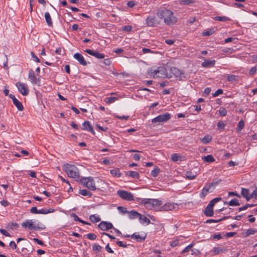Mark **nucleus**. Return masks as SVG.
<instances>
[{"instance_id":"nucleus-43","label":"nucleus","mask_w":257,"mask_h":257,"mask_svg":"<svg viewBox=\"0 0 257 257\" xmlns=\"http://www.w3.org/2000/svg\"><path fill=\"white\" fill-rule=\"evenodd\" d=\"M228 204L229 206H238L240 205V203L237 199H233L228 202Z\"/></svg>"},{"instance_id":"nucleus-37","label":"nucleus","mask_w":257,"mask_h":257,"mask_svg":"<svg viewBox=\"0 0 257 257\" xmlns=\"http://www.w3.org/2000/svg\"><path fill=\"white\" fill-rule=\"evenodd\" d=\"M179 3L181 5H190L195 3L194 0H180Z\"/></svg>"},{"instance_id":"nucleus-26","label":"nucleus","mask_w":257,"mask_h":257,"mask_svg":"<svg viewBox=\"0 0 257 257\" xmlns=\"http://www.w3.org/2000/svg\"><path fill=\"white\" fill-rule=\"evenodd\" d=\"M45 18L47 25L49 27H52L53 22L50 14L48 12H47L45 13Z\"/></svg>"},{"instance_id":"nucleus-7","label":"nucleus","mask_w":257,"mask_h":257,"mask_svg":"<svg viewBox=\"0 0 257 257\" xmlns=\"http://www.w3.org/2000/svg\"><path fill=\"white\" fill-rule=\"evenodd\" d=\"M117 194L122 199L126 201H133L135 200L133 195L129 192L126 191L119 190L117 192Z\"/></svg>"},{"instance_id":"nucleus-46","label":"nucleus","mask_w":257,"mask_h":257,"mask_svg":"<svg viewBox=\"0 0 257 257\" xmlns=\"http://www.w3.org/2000/svg\"><path fill=\"white\" fill-rule=\"evenodd\" d=\"M215 32L213 29H210L209 30H208L206 31L205 32H204L202 33V36H209L213 34Z\"/></svg>"},{"instance_id":"nucleus-22","label":"nucleus","mask_w":257,"mask_h":257,"mask_svg":"<svg viewBox=\"0 0 257 257\" xmlns=\"http://www.w3.org/2000/svg\"><path fill=\"white\" fill-rule=\"evenodd\" d=\"M175 206L173 203L168 202L165 203L161 207V210L162 211H169L174 209Z\"/></svg>"},{"instance_id":"nucleus-19","label":"nucleus","mask_w":257,"mask_h":257,"mask_svg":"<svg viewBox=\"0 0 257 257\" xmlns=\"http://www.w3.org/2000/svg\"><path fill=\"white\" fill-rule=\"evenodd\" d=\"M241 194L247 201H249L251 198H253L252 193L249 195V191L248 189L242 188Z\"/></svg>"},{"instance_id":"nucleus-61","label":"nucleus","mask_w":257,"mask_h":257,"mask_svg":"<svg viewBox=\"0 0 257 257\" xmlns=\"http://www.w3.org/2000/svg\"><path fill=\"white\" fill-rule=\"evenodd\" d=\"M71 216L76 221L79 222L81 219L75 213H72V214H71Z\"/></svg>"},{"instance_id":"nucleus-52","label":"nucleus","mask_w":257,"mask_h":257,"mask_svg":"<svg viewBox=\"0 0 257 257\" xmlns=\"http://www.w3.org/2000/svg\"><path fill=\"white\" fill-rule=\"evenodd\" d=\"M218 111L219 114L222 116H226L227 114V111L226 109L224 107H221L220 109L218 110Z\"/></svg>"},{"instance_id":"nucleus-45","label":"nucleus","mask_w":257,"mask_h":257,"mask_svg":"<svg viewBox=\"0 0 257 257\" xmlns=\"http://www.w3.org/2000/svg\"><path fill=\"white\" fill-rule=\"evenodd\" d=\"M117 99L118 98L116 97H109L105 98V101L107 103H111Z\"/></svg>"},{"instance_id":"nucleus-16","label":"nucleus","mask_w":257,"mask_h":257,"mask_svg":"<svg viewBox=\"0 0 257 257\" xmlns=\"http://www.w3.org/2000/svg\"><path fill=\"white\" fill-rule=\"evenodd\" d=\"M29 78L32 83L34 84H38L40 82V78H37L34 71L32 69H30L29 71Z\"/></svg>"},{"instance_id":"nucleus-23","label":"nucleus","mask_w":257,"mask_h":257,"mask_svg":"<svg viewBox=\"0 0 257 257\" xmlns=\"http://www.w3.org/2000/svg\"><path fill=\"white\" fill-rule=\"evenodd\" d=\"M210 188V186L205 185L202 189L201 192L200 193V197L204 198L208 193Z\"/></svg>"},{"instance_id":"nucleus-28","label":"nucleus","mask_w":257,"mask_h":257,"mask_svg":"<svg viewBox=\"0 0 257 257\" xmlns=\"http://www.w3.org/2000/svg\"><path fill=\"white\" fill-rule=\"evenodd\" d=\"M54 209L53 208H49L48 209L42 208L41 209L38 210V214H46L49 213H52L54 212Z\"/></svg>"},{"instance_id":"nucleus-15","label":"nucleus","mask_w":257,"mask_h":257,"mask_svg":"<svg viewBox=\"0 0 257 257\" xmlns=\"http://www.w3.org/2000/svg\"><path fill=\"white\" fill-rule=\"evenodd\" d=\"M85 51L89 55L94 56L98 59H103L105 57V55L103 54L99 53L97 51H93L90 49H86Z\"/></svg>"},{"instance_id":"nucleus-2","label":"nucleus","mask_w":257,"mask_h":257,"mask_svg":"<svg viewBox=\"0 0 257 257\" xmlns=\"http://www.w3.org/2000/svg\"><path fill=\"white\" fill-rule=\"evenodd\" d=\"M149 74L154 78L172 77L171 74H169L167 73V69L164 67H159L157 69H151L149 71Z\"/></svg>"},{"instance_id":"nucleus-48","label":"nucleus","mask_w":257,"mask_h":257,"mask_svg":"<svg viewBox=\"0 0 257 257\" xmlns=\"http://www.w3.org/2000/svg\"><path fill=\"white\" fill-rule=\"evenodd\" d=\"M218 128L220 130H223L225 126V124L222 121H219L217 123Z\"/></svg>"},{"instance_id":"nucleus-14","label":"nucleus","mask_w":257,"mask_h":257,"mask_svg":"<svg viewBox=\"0 0 257 257\" xmlns=\"http://www.w3.org/2000/svg\"><path fill=\"white\" fill-rule=\"evenodd\" d=\"M147 25L149 27H155L158 24L157 21L155 17L149 16L146 19Z\"/></svg>"},{"instance_id":"nucleus-1","label":"nucleus","mask_w":257,"mask_h":257,"mask_svg":"<svg viewBox=\"0 0 257 257\" xmlns=\"http://www.w3.org/2000/svg\"><path fill=\"white\" fill-rule=\"evenodd\" d=\"M157 16L163 20L164 23L167 26L175 25L177 22V18L174 16V13L168 9H159L157 12Z\"/></svg>"},{"instance_id":"nucleus-30","label":"nucleus","mask_w":257,"mask_h":257,"mask_svg":"<svg viewBox=\"0 0 257 257\" xmlns=\"http://www.w3.org/2000/svg\"><path fill=\"white\" fill-rule=\"evenodd\" d=\"M204 161L207 163H212L215 161V159L211 155H208L202 158Z\"/></svg>"},{"instance_id":"nucleus-24","label":"nucleus","mask_w":257,"mask_h":257,"mask_svg":"<svg viewBox=\"0 0 257 257\" xmlns=\"http://www.w3.org/2000/svg\"><path fill=\"white\" fill-rule=\"evenodd\" d=\"M204 213L207 217L213 216L214 215V211L213 208L207 206V207L204 209Z\"/></svg>"},{"instance_id":"nucleus-25","label":"nucleus","mask_w":257,"mask_h":257,"mask_svg":"<svg viewBox=\"0 0 257 257\" xmlns=\"http://www.w3.org/2000/svg\"><path fill=\"white\" fill-rule=\"evenodd\" d=\"M125 175L130 176L134 179H139L140 175L138 172L136 171H128L125 172Z\"/></svg>"},{"instance_id":"nucleus-39","label":"nucleus","mask_w":257,"mask_h":257,"mask_svg":"<svg viewBox=\"0 0 257 257\" xmlns=\"http://www.w3.org/2000/svg\"><path fill=\"white\" fill-rule=\"evenodd\" d=\"M215 20L220 22H225L229 21L230 19L225 16H216L215 17Z\"/></svg>"},{"instance_id":"nucleus-60","label":"nucleus","mask_w":257,"mask_h":257,"mask_svg":"<svg viewBox=\"0 0 257 257\" xmlns=\"http://www.w3.org/2000/svg\"><path fill=\"white\" fill-rule=\"evenodd\" d=\"M116 243L118 246H119L120 247H124V248L127 247V245H128L126 244L123 243V242L121 241H116Z\"/></svg>"},{"instance_id":"nucleus-64","label":"nucleus","mask_w":257,"mask_h":257,"mask_svg":"<svg viewBox=\"0 0 257 257\" xmlns=\"http://www.w3.org/2000/svg\"><path fill=\"white\" fill-rule=\"evenodd\" d=\"M105 250H106L108 253H114L113 250L110 248V247L109 246V244H107L105 246Z\"/></svg>"},{"instance_id":"nucleus-50","label":"nucleus","mask_w":257,"mask_h":257,"mask_svg":"<svg viewBox=\"0 0 257 257\" xmlns=\"http://www.w3.org/2000/svg\"><path fill=\"white\" fill-rule=\"evenodd\" d=\"M117 210L121 213L125 214L126 213H128L129 211H128L126 209V208L123 206H118L117 207Z\"/></svg>"},{"instance_id":"nucleus-56","label":"nucleus","mask_w":257,"mask_h":257,"mask_svg":"<svg viewBox=\"0 0 257 257\" xmlns=\"http://www.w3.org/2000/svg\"><path fill=\"white\" fill-rule=\"evenodd\" d=\"M145 200L146 198H141L138 197L135 199V200H136L139 204L143 205H144Z\"/></svg>"},{"instance_id":"nucleus-47","label":"nucleus","mask_w":257,"mask_h":257,"mask_svg":"<svg viewBox=\"0 0 257 257\" xmlns=\"http://www.w3.org/2000/svg\"><path fill=\"white\" fill-rule=\"evenodd\" d=\"M9 245L10 247H11L14 249H17V250H16L17 252H18V253L20 252L19 249L17 248V245L15 241H11L9 243Z\"/></svg>"},{"instance_id":"nucleus-9","label":"nucleus","mask_w":257,"mask_h":257,"mask_svg":"<svg viewBox=\"0 0 257 257\" xmlns=\"http://www.w3.org/2000/svg\"><path fill=\"white\" fill-rule=\"evenodd\" d=\"M19 92L24 96H27L29 94V87L27 84L18 82L16 84Z\"/></svg>"},{"instance_id":"nucleus-57","label":"nucleus","mask_w":257,"mask_h":257,"mask_svg":"<svg viewBox=\"0 0 257 257\" xmlns=\"http://www.w3.org/2000/svg\"><path fill=\"white\" fill-rule=\"evenodd\" d=\"M179 243V240L177 239H176L175 240H173L170 242V245L172 247H175L177 246Z\"/></svg>"},{"instance_id":"nucleus-42","label":"nucleus","mask_w":257,"mask_h":257,"mask_svg":"<svg viewBox=\"0 0 257 257\" xmlns=\"http://www.w3.org/2000/svg\"><path fill=\"white\" fill-rule=\"evenodd\" d=\"M102 249V247L99 244H97L96 243H94L92 245V250L94 251L100 252V251H101Z\"/></svg>"},{"instance_id":"nucleus-27","label":"nucleus","mask_w":257,"mask_h":257,"mask_svg":"<svg viewBox=\"0 0 257 257\" xmlns=\"http://www.w3.org/2000/svg\"><path fill=\"white\" fill-rule=\"evenodd\" d=\"M128 217L131 219H133L136 218H139L140 215H141V214L138 213V212L135 211V210H132L131 211H129L128 213Z\"/></svg>"},{"instance_id":"nucleus-59","label":"nucleus","mask_w":257,"mask_h":257,"mask_svg":"<svg viewBox=\"0 0 257 257\" xmlns=\"http://www.w3.org/2000/svg\"><path fill=\"white\" fill-rule=\"evenodd\" d=\"M0 232L6 236H11V234L4 229L1 228Z\"/></svg>"},{"instance_id":"nucleus-6","label":"nucleus","mask_w":257,"mask_h":257,"mask_svg":"<svg viewBox=\"0 0 257 257\" xmlns=\"http://www.w3.org/2000/svg\"><path fill=\"white\" fill-rule=\"evenodd\" d=\"M162 204V202L157 199L146 198L144 206L147 209H151L156 206H160Z\"/></svg>"},{"instance_id":"nucleus-35","label":"nucleus","mask_w":257,"mask_h":257,"mask_svg":"<svg viewBox=\"0 0 257 257\" xmlns=\"http://www.w3.org/2000/svg\"><path fill=\"white\" fill-rule=\"evenodd\" d=\"M89 219L93 223H96L100 221V218L95 214L90 215Z\"/></svg>"},{"instance_id":"nucleus-13","label":"nucleus","mask_w":257,"mask_h":257,"mask_svg":"<svg viewBox=\"0 0 257 257\" xmlns=\"http://www.w3.org/2000/svg\"><path fill=\"white\" fill-rule=\"evenodd\" d=\"M9 97L12 99L13 103L19 111L23 110L24 107L22 103L19 101L14 95L10 94Z\"/></svg>"},{"instance_id":"nucleus-12","label":"nucleus","mask_w":257,"mask_h":257,"mask_svg":"<svg viewBox=\"0 0 257 257\" xmlns=\"http://www.w3.org/2000/svg\"><path fill=\"white\" fill-rule=\"evenodd\" d=\"M82 130L90 132L93 135H95V132L93 130V126L91 125L90 122L88 120L85 121L82 123Z\"/></svg>"},{"instance_id":"nucleus-36","label":"nucleus","mask_w":257,"mask_h":257,"mask_svg":"<svg viewBox=\"0 0 257 257\" xmlns=\"http://www.w3.org/2000/svg\"><path fill=\"white\" fill-rule=\"evenodd\" d=\"M160 172V168L156 166L154 168V169L151 171V174L153 177H156L159 175Z\"/></svg>"},{"instance_id":"nucleus-38","label":"nucleus","mask_w":257,"mask_h":257,"mask_svg":"<svg viewBox=\"0 0 257 257\" xmlns=\"http://www.w3.org/2000/svg\"><path fill=\"white\" fill-rule=\"evenodd\" d=\"M110 173L111 174V175L112 176H113L114 177H119L121 175L120 171H119V169H115L110 170Z\"/></svg>"},{"instance_id":"nucleus-58","label":"nucleus","mask_w":257,"mask_h":257,"mask_svg":"<svg viewBox=\"0 0 257 257\" xmlns=\"http://www.w3.org/2000/svg\"><path fill=\"white\" fill-rule=\"evenodd\" d=\"M238 40V39L237 38H232V37H229V38H228L227 39H225L224 40V43H228L229 42H232L233 41H237Z\"/></svg>"},{"instance_id":"nucleus-5","label":"nucleus","mask_w":257,"mask_h":257,"mask_svg":"<svg viewBox=\"0 0 257 257\" xmlns=\"http://www.w3.org/2000/svg\"><path fill=\"white\" fill-rule=\"evenodd\" d=\"M79 181L84 186L90 190L94 191L96 189L94 181L92 177H82Z\"/></svg>"},{"instance_id":"nucleus-44","label":"nucleus","mask_w":257,"mask_h":257,"mask_svg":"<svg viewBox=\"0 0 257 257\" xmlns=\"http://www.w3.org/2000/svg\"><path fill=\"white\" fill-rule=\"evenodd\" d=\"M238 79V76L235 75H229L227 76V80L228 81H235Z\"/></svg>"},{"instance_id":"nucleus-40","label":"nucleus","mask_w":257,"mask_h":257,"mask_svg":"<svg viewBox=\"0 0 257 257\" xmlns=\"http://www.w3.org/2000/svg\"><path fill=\"white\" fill-rule=\"evenodd\" d=\"M244 126V122L243 120H240L237 124V132H240Z\"/></svg>"},{"instance_id":"nucleus-29","label":"nucleus","mask_w":257,"mask_h":257,"mask_svg":"<svg viewBox=\"0 0 257 257\" xmlns=\"http://www.w3.org/2000/svg\"><path fill=\"white\" fill-rule=\"evenodd\" d=\"M139 220L140 222L142 224L146 223L147 224H149L151 223V221L149 218L146 217L144 215H143L141 214V215L139 216Z\"/></svg>"},{"instance_id":"nucleus-3","label":"nucleus","mask_w":257,"mask_h":257,"mask_svg":"<svg viewBox=\"0 0 257 257\" xmlns=\"http://www.w3.org/2000/svg\"><path fill=\"white\" fill-rule=\"evenodd\" d=\"M62 168L69 177L74 179H79L80 174L79 170L76 166L74 165L66 164L62 166Z\"/></svg>"},{"instance_id":"nucleus-51","label":"nucleus","mask_w":257,"mask_h":257,"mask_svg":"<svg viewBox=\"0 0 257 257\" xmlns=\"http://www.w3.org/2000/svg\"><path fill=\"white\" fill-rule=\"evenodd\" d=\"M85 236L87 237L88 239L92 240H95L97 237L96 235L94 233H88L85 235Z\"/></svg>"},{"instance_id":"nucleus-53","label":"nucleus","mask_w":257,"mask_h":257,"mask_svg":"<svg viewBox=\"0 0 257 257\" xmlns=\"http://www.w3.org/2000/svg\"><path fill=\"white\" fill-rule=\"evenodd\" d=\"M180 156L178 154H173L171 155V160L173 162H177L179 160Z\"/></svg>"},{"instance_id":"nucleus-33","label":"nucleus","mask_w":257,"mask_h":257,"mask_svg":"<svg viewBox=\"0 0 257 257\" xmlns=\"http://www.w3.org/2000/svg\"><path fill=\"white\" fill-rule=\"evenodd\" d=\"M79 193L84 196H88L89 197H91L92 195L91 192L86 189L80 190L79 191Z\"/></svg>"},{"instance_id":"nucleus-8","label":"nucleus","mask_w":257,"mask_h":257,"mask_svg":"<svg viewBox=\"0 0 257 257\" xmlns=\"http://www.w3.org/2000/svg\"><path fill=\"white\" fill-rule=\"evenodd\" d=\"M171 118V114L168 112H166L163 114H161L158 116L155 117L152 120L153 123L156 122H164L168 121Z\"/></svg>"},{"instance_id":"nucleus-62","label":"nucleus","mask_w":257,"mask_h":257,"mask_svg":"<svg viewBox=\"0 0 257 257\" xmlns=\"http://www.w3.org/2000/svg\"><path fill=\"white\" fill-rule=\"evenodd\" d=\"M212 238L214 239H220L222 238V236L220 233L214 234L212 236Z\"/></svg>"},{"instance_id":"nucleus-49","label":"nucleus","mask_w":257,"mask_h":257,"mask_svg":"<svg viewBox=\"0 0 257 257\" xmlns=\"http://www.w3.org/2000/svg\"><path fill=\"white\" fill-rule=\"evenodd\" d=\"M21 251L22 252L23 255L29 256V254L33 251V250H32L30 252H29V250L27 248L23 247L21 249Z\"/></svg>"},{"instance_id":"nucleus-20","label":"nucleus","mask_w":257,"mask_h":257,"mask_svg":"<svg viewBox=\"0 0 257 257\" xmlns=\"http://www.w3.org/2000/svg\"><path fill=\"white\" fill-rule=\"evenodd\" d=\"M131 237L136 240V241L139 242H142L145 240L146 235H145L144 236H141L138 233L135 232L131 235Z\"/></svg>"},{"instance_id":"nucleus-41","label":"nucleus","mask_w":257,"mask_h":257,"mask_svg":"<svg viewBox=\"0 0 257 257\" xmlns=\"http://www.w3.org/2000/svg\"><path fill=\"white\" fill-rule=\"evenodd\" d=\"M257 232V229H253V228H250L247 229L246 232V236H248L250 235L254 234L255 233Z\"/></svg>"},{"instance_id":"nucleus-17","label":"nucleus","mask_w":257,"mask_h":257,"mask_svg":"<svg viewBox=\"0 0 257 257\" xmlns=\"http://www.w3.org/2000/svg\"><path fill=\"white\" fill-rule=\"evenodd\" d=\"M215 63L216 61L215 60H210L205 59L201 65L204 68H211L214 66Z\"/></svg>"},{"instance_id":"nucleus-18","label":"nucleus","mask_w":257,"mask_h":257,"mask_svg":"<svg viewBox=\"0 0 257 257\" xmlns=\"http://www.w3.org/2000/svg\"><path fill=\"white\" fill-rule=\"evenodd\" d=\"M73 57L81 65L83 66H86L87 65V62L85 60L83 56L81 54L79 53H75Z\"/></svg>"},{"instance_id":"nucleus-34","label":"nucleus","mask_w":257,"mask_h":257,"mask_svg":"<svg viewBox=\"0 0 257 257\" xmlns=\"http://www.w3.org/2000/svg\"><path fill=\"white\" fill-rule=\"evenodd\" d=\"M195 242L194 241H193L191 244H190L189 245L187 246L186 247H185L184 248V249L182 250L181 253L182 254H183V253L188 252L192 249V248L195 245Z\"/></svg>"},{"instance_id":"nucleus-4","label":"nucleus","mask_w":257,"mask_h":257,"mask_svg":"<svg viewBox=\"0 0 257 257\" xmlns=\"http://www.w3.org/2000/svg\"><path fill=\"white\" fill-rule=\"evenodd\" d=\"M34 221L33 220L27 219L25 222H23L21 224L23 227L25 228H28L29 230H43L45 229L44 225L39 226V224H34Z\"/></svg>"},{"instance_id":"nucleus-54","label":"nucleus","mask_w":257,"mask_h":257,"mask_svg":"<svg viewBox=\"0 0 257 257\" xmlns=\"http://www.w3.org/2000/svg\"><path fill=\"white\" fill-rule=\"evenodd\" d=\"M186 177L189 180H193L196 178V175L192 174L191 172H187L186 174Z\"/></svg>"},{"instance_id":"nucleus-21","label":"nucleus","mask_w":257,"mask_h":257,"mask_svg":"<svg viewBox=\"0 0 257 257\" xmlns=\"http://www.w3.org/2000/svg\"><path fill=\"white\" fill-rule=\"evenodd\" d=\"M226 250L227 249L224 247H214L210 251L213 253V255H215L221 252H225Z\"/></svg>"},{"instance_id":"nucleus-32","label":"nucleus","mask_w":257,"mask_h":257,"mask_svg":"<svg viewBox=\"0 0 257 257\" xmlns=\"http://www.w3.org/2000/svg\"><path fill=\"white\" fill-rule=\"evenodd\" d=\"M212 140V137L210 135H206L202 139L201 142L204 144L209 143Z\"/></svg>"},{"instance_id":"nucleus-10","label":"nucleus","mask_w":257,"mask_h":257,"mask_svg":"<svg viewBox=\"0 0 257 257\" xmlns=\"http://www.w3.org/2000/svg\"><path fill=\"white\" fill-rule=\"evenodd\" d=\"M170 74L174 75L175 77L178 78L179 80H182L183 78H185L184 73L176 67H172L170 69Z\"/></svg>"},{"instance_id":"nucleus-63","label":"nucleus","mask_w":257,"mask_h":257,"mask_svg":"<svg viewBox=\"0 0 257 257\" xmlns=\"http://www.w3.org/2000/svg\"><path fill=\"white\" fill-rule=\"evenodd\" d=\"M132 27L131 26L127 25L122 27V30L126 32H130L132 30Z\"/></svg>"},{"instance_id":"nucleus-31","label":"nucleus","mask_w":257,"mask_h":257,"mask_svg":"<svg viewBox=\"0 0 257 257\" xmlns=\"http://www.w3.org/2000/svg\"><path fill=\"white\" fill-rule=\"evenodd\" d=\"M222 198L221 197H216L213 199H212L208 204L207 206H209L211 208H213L215 204L218 201L221 200Z\"/></svg>"},{"instance_id":"nucleus-11","label":"nucleus","mask_w":257,"mask_h":257,"mask_svg":"<svg viewBox=\"0 0 257 257\" xmlns=\"http://www.w3.org/2000/svg\"><path fill=\"white\" fill-rule=\"evenodd\" d=\"M98 227L102 231H108L113 228V225L111 222L102 221L98 225Z\"/></svg>"},{"instance_id":"nucleus-55","label":"nucleus","mask_w":257,"mask_h":257,"mask_svg":"<svg viewBox=\"0 0 257 257\" xmlns=\"http://www.w3.org/2000/svg\"><path fill=\"white\" fill-rule=\"evenodd\" d=\"M223 93V90L221 89H217L215 93L212 94V96L215 97H217L220 94H221Z\"/></svg>"}]
</instances>
